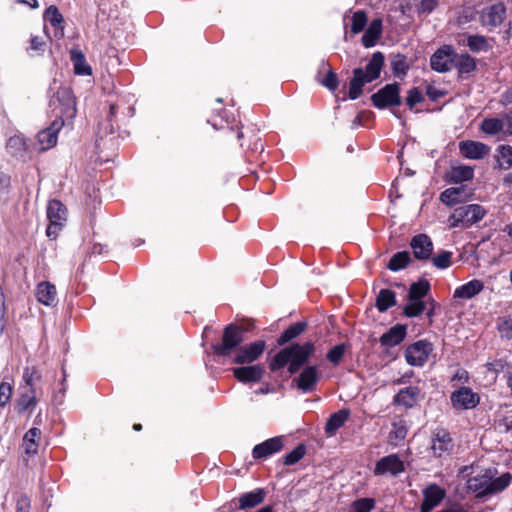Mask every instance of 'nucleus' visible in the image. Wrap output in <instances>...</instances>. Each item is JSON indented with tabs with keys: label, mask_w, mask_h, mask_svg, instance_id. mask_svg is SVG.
Wrapping results in <instances>:
<instances>
[{
	"label": "nucleus",
	"mask_w": 512,
	"mask_h": 512,
	"mask_svg": "<svg viewBox=\"0 0 512 512\" xmlns=\"http://www.w3.org/2000/svg\"><path fill=\"white\" fill-rule=\"evenodd\" d=\"M314 344L306 342L303 345L293 344L279 351L270 363L272 371L279 370L286 365L290 374L296 373L314 352Z\"/></svg>",
	"instance_id": "f257e3e1"
},
{
	"label": "nucleus",
	"mask_w": 512,
	"mask_h": 512,
	"mask_svg": "<svg viewBox=\"0 0 512 512\" xmlns=\"http://www.w3.org/2000/svg\"><path fill=\"white\" fill-rule=\"evenodd\" d=\"M512 480L510 473H503L496 477V470L486 469L483 473L477 474L468 479V489L476 493L477 497L492 495L505 490Z\"/></svg>",
	"instance_id": "f03ea898"
},
{
	"label": "nucleus",
	"mask_w": 512,
	"mask_h": 512,
	"mask_svg": "<svg viewBox=\"0 0 512 512\" xmlns=\"http://www.w3.org/2000/svg\"><path fill=\"white\" fill-rule=\"evenodd\" d=\"M383 64L384 55L381 52H376L367 64L366 71L362 68L354 69L349 88L350 99H357L362 94L363 86L379 77Z\"/></svg>",
	"instance_id": "7ed1b4c3"
},
{
	"label": "nucleus",
	"mask_w": 512,
	"mask_h": 512,
	"mask_svg": "<svg viewBox=\"0 0 512 512\" xmlns=\"http://www.w3.org/2000/svg\"><path fill=\"white\" fill-rule=\"evenodd\" d=\"M486 214V210L478 204H469L456 208L449 217V225L452 228L460 224L470 226L479 222Z\"/></svg>",
	"instance_id": "20e7f679"
},
{
	"label": "nucleus",
	"mask_w": 512,
	"mask_h": 512,
	"mask_svg": "<svg viewBox=\"0 0 512 512\" xmlns=\"http://www.w3.org/2000/svg\"><path fill=\"white\" fill-rule=\"evenodd\" d=\"M47 218L49 225L46 234L49 238L55 239L67 221L65 206L58 200L49 201L47 205Z\"/></svg>",
	"instance_id": "39448f33"
},
{
	"label": "nucleus",
	"mask_w": 512,
	"mask_h": 512,
	"mask_svg": "<svg viewBox=\"0 0 512 512\" xmlns=\"http://www.w3.org/2000/svg\"><path fill=\"white\" fill-rule=\"evenodd\" d=\"M244 329L239 326L229 325L225 328L222 342L215 347V351L221 356H230L233 350L243 342Z\"/></svg>",
	"instance_id": "423d86ee"
},
{
	"label": "nucleus",
	"mask_w": 512,
	"mask_h": 512,
	"mask_svg": "<svg viewBox=\"0 0 512 512\" xmlns=\"http://www.w3.org/2000/svg\"><path fill=\"white\" fill-rule=\"evenodd\" d=\"M371 100L377 108L383 109L389 106L401 104L399 85L397 83L387 84L378 92L372 95Z\"/></svg>",
	"instance_id": "0eeeda50"
},
{
	"label": "nucleus",
	"mask_w": 512,
	"mask_h": 512,
	"mask_svg": "<svg viewBox=\"0 0 512 512\" xmlns=\"http://www.w3.org/2000/svg\"><path fill=\"white\" fill-rule=\"evenodd\" d=\"M432 344L426 340H420L408 346L405 351V358L412 366H422L432 352Z\"/></svg>",
	"instance_id": "6e6552de"
},
{
	"label": "nucleus",
	"mask_w": 512,
	"mask_h": 512,
	"mask_svg": "<svg viewBox=\"0 0 512 512\" xmlns=\"http://www.w3.org/2000/svg\"><path fill=\"white\" fill-rule=\"evenodd\" d=\"M405 470L404 462L397 454H390L377 461L374 474L376 476L390 475L397 477Z\"/></svg>",
	"instance_id": "1a4fd4ad"
},
{
	"label": "nucleus",
	"mask_w": 512,
	"mask_h": 512,
	"mask_svg": "<svg viewBox=\"0 0 512 512\" xmlns=\"http://www.w3.org/2000/svg\"><path fill=\"white\" fill-rule=\"evenodd\" d=\"M454 49L445 45L439 48L430 58L431 68L439 73L450 71L454 66Z\"/></svg>",
	"instance_id": "9d476101"
},
{
	"label": "nucleus",
	"mask_w": 512,
	"mask_h": 512,
	"mask_svg": "<svg viewBox=\"0 0 512 512\" xmlns=\"http://www.w3.org/2000/svg\"><path fill=\"white\" fill-rule=\"evenodd\" d=\"M506 17V7L503 3H495L482 9L480 21L483 26L496 27L500 25Z\"/></svg>",
	"instance_id": "9b49d317"
},
{
	"label": "nucleus",
	"mask_w": 512,
	"mask_h": 512,
	"mask_svg": "<svg viewBox=\"0 0 512 512\" xmlns=\"http://www.w3.org/2000/svg\"><path fill=\"white\" fill-rule=\"evenodd\" d=\"M264 349V341H256L249 345L242 346L236 351L233 362L236 364L252 363L262 355Z\"/></svg>",
	"instance_id": "f8f14e48"
},
{
	"label": "nucleus",
	"mask_w": 512,
	"mask_h": 512,
	"mask_svg": "<svg viewBox=\"0 0 512 512\" xmlns=\"http://www.w3.org/2000/svg\"><path fill=\"white\" fill-rule=\"evenodd\" d=\"M451 403L455 409H472L479 403V396L469 387H461L451 394Z\"/></svg>",
	"instance_id": "ddd939ff"
},
{
	"label": "nucleus",
	"mask_w": 512,
	"mask_h": 512,
	"mask_svg": "<svg viewBox=\"0 0 512 512\" xmlns=\"http://www.w3.org/2000/svg\"><path fill=\"white\" fill-rule=\"evenodd\" d=\"M454 449L450 434L444 429H438L432 439L431 450L436 457L448 456Z\"/></svg>",
	"instance_id": "4468645a"
},
{
	"label": "nucleus",
	"mask_w": 512,
	"mask_h": 512,
	"mask_svg": "<svg viewBox=\"0 0 512 512\" xmlns=\"http://www.w3.org/2000/svg\"><path fill=\"white\" fill-rule=\"evenodd\" d=\"M445 497V490L436 484H430L423 490V502L420 512H430L438 506Z\"/></svg>",
	"instance_id": "2eb2a0df"
},
{
	"label": "nucleus",
	"mask_w": 512,
	"mask_h": 512,
	"mask_svg": "<svg viewBox=\"0 0 512 512\" xmlns=\"http://www.w3.org/2000/svg\"><path fill=\"white\" fill-rule=\"evenodd\" d=\"M414 257L418 260L430 259L433 252V242L426 234L415 235L410 243Z\"/></svg>",
	"instance_id": "dca6fc26"
},
{
	"label": "nucleus",
	"mask_w": 512,
	"mask_h": 512,
	"mask_svg": "<svg viewBox=\"0 0 512 512\" xmlns=\"http://www.w3.org/2000/svg\"><path fill=\"white\" fill-rule=\"evenodd\" d=\"M459 150L464 157L474 160L483 159L490 152L489 146L484 143L469 140L460 142Z\"/></svg>",
	"instance_id": "f3484780"
},
{
	"label": "nucleus",
	"mask_w": 512,
	"mask_h": 512,
	"mask_svg": "<svg viewBox=\"0 0 512 512\" xmlns=\"http://www.w3.org/2000/svg\"><path fill=\"white\" fill-rule=\"evenodd\" d=\"M423 396L421 390L416 386H409L401 389L394 397V403L406 408L414 407Z\"/></svg>",
	"instance_id": "a211bd4d"
},
{
	"label": "nucleus",
	"mask_w": 512,
	"mask_h": 512,
	"mask_svg": "<svg viewBox=\"0 0 512 512\" xmlns=\"http://www.w3.org/2000/svg\"><path fill=\"white\" fill-rule=\"evenodd\" d=\"M319 380V373L316 366L306 367L295 379L297 387L302 392H311L315 389L316 383Z\"/></svg>",
	"instance_id": "6ab92c4d"
},
{
	"label": "nucleus",
	"mask_w": 512,
	"mask_h": 512,
	"mask_svg": "<svg viewBox=\"0 0 512 512\" xmlns=\"http://www.w3.org/2000/svg\"><path fill=\"white\" fill-rule=\"evenodd\" d=\"M235 378L243 383L258 382L264 374V368L261 365L243 366L233 369Z\"/></svg>",
	"instance_id": "aec40b11"
},
{
	"label": "nucleus",
	"mask_w": 512,
	"mask_h": 512,
	"mask_svg": "<svg viewBox=\"0 0 512 512\" xmlns=\"http://www.w3.org/2000/svg\"><path fill=\"white\" fill-rule=\"evenodd\" d=\"M61 125L54 121L50 127L38 133L37 141L40 151H46L57 143V134Z\"/></svg>",
	"instance_id": "412c9836"
},
{
	"label": "nucleus",
	"mask_w": 512,
	"mask_h": 512,
	"mask_svg": "<svg viewBox=\"0 0 512 512\" xmlns=\"http://www.w3.org/2000/svg\"><path fill=\"white\" fill-rule=\"evenodd\" d=\"M283 447V441L281 437H274L258 444L253 449V457L256 459L266 458L278 451Z\"/></svg>",
	"instance_id": "4be33fe9"
},
{
	"label": "nucleus",
	"mask_w": 512,
	"mask_h": 512,
	"mask_svg": "<svg viewBox=\"0 0 512 512\" xmlns=\"http://www.w3.org/2000/svg\"><path fill=\"white\" fill-rule=\"evenodd\" d=\"M56 99L61 103V113L68 118H73L76 114V102L69 88H60L56 93Z\"/></svg>",
	"instance_id": "5701e85b"
},
{
	"label": "nucleus",
	"mask_w": 512,
	"mask_h": 512,
	"mask_svg": "<svg viewBox=\"0 0 512 512\" xmlns=\"http://www.w3.org/2000/svg\"><path fill=\"white\" fill-rule=\"evenodd\" d=\"M406 336V325L396 324L380 337V343L385 347L400 344Z\"/></svg>",
	"instance_id": "b1692460"
},
{
	"label": "nucleus",
	"mask_w": 512,
	"mask_h": 512,
	"mask_svg": "<svg viewBox=\"0 0 512 512\" xmlns=\"http://www.w3.org/2000/svg\"><path fill=\"white\" fill-rule=\"evenodd\" d=\"M265 497L266 491L263 488H258L254 491L244 493L238 498V507L242 510L254 508L261 504L265 500Z\"/></svg>",
	"instance_id": "393cba45"
},
{
	"label": "nucleus",
	"mask_w": 512,
	"mask_h": 512,
	"mask_svg": "<svg viewBox=\"0 0 512 512\" xmlns=\"http://www.w3.org/2000/svg\"><path fill=\"white\" fill-rule=\"evenodd\" d=\"M56 287L49 282H41L38 284L36 289L37 300L46 305L53 306L57 302Z\"/></svg>",
	"instance_id": "a878e982"
},
{
	"label": "nucleus",
	"mask_w": 512,
	"mask_h": 512,
	"mask_svg": "<svg viewBox=\"0 0 512 512\" xmlns=\"http://www.w3.org/2000/svg\"><path fill=\"white\" fill-rule=\"evenodd\" d=\"M44 19L55 28L54 34L56 38H62L64 36V19L56 6L51 5L46 9Z\"/></svg>",
	"instance_id": "bb28decb"
},
{
	"label": "nucleus",
	"mask_w": 512,
	"mask_h": 512,
	"mask_svg": "<svg viewBox=\"0 0 512 512\" xmlns=\"http://www.w3.org/2000/svg\"><path fill=\"white\" fill-rule=\"evenodd\" d=\"M484 288L482 281L474 279L456 288L454 298L471 299L479 294Z\"/></svg>",
	"instance_id": "cd10ccee"
},
{
	"label": "nucleus",
	"mask_w": 512,
	"mask_h": 512,
	"mask_svg": "<svg viewBox=\"0 0 512 512\" xmlns=\"http://www.w3.org/2000/svg\"><path fill=\"white\" fill-rule=\"evenodd\" d=\"M349 418V411L342 409L332 414L326 422L325 432L328 436H334Z\"/></svg>",
	"instance_id": "c85d7f7f"
},
{
	"label": "nucleus",
	"mask_w": 512,
	"mask_h": 512,
	"mask_svg": "<svg viewBox=\"0 0 512 512\" xmlns=\"http://www.w3.org/2000/svg\"><path fill=\"white\" fill-rule=\"evenodd\" d=\"M382 33V21L374 19L370 23L368 29L362 36V44L364 47L369 48L375 45L376 41L380 38Z\"/></svg>",
	"instance_id": "c756f323"
},
{
	"label": "nucleus",
	"mask_w": 512,
	"mask_h": 512,
	"mask_svg": "<svg viewBox=\"0 0 512 512\" xmlns=\"http://www.w3.org/2000/svg\"><path fill=\"white\" fill-rule=\"evenodd\" d=\"M474 176V169L467 165L453 166L448 173L449 181L452 183H461L469 181Z\"/></svg>",
	"instance_id": "7c9ffc66"
},
{
	"label": "nucleus",
	"mask_w": 512,
	"mask_h": 512,
	"mask_svg": "<svg viewBox=\"0 0 512 512\" xmlns=\"http://www.w3.org/2000/svg\"><path fill=\"white\" fill-rule=\"evenodd\" d=\"M71 61L74 66V71L77 75L88 76L92 74V69L87 63L85 55L80 50H71Z\"/></svg>",
	"instance_id": "2f4dec72"
},
{
	"label": "nucleus",
	"mask_w": 512,
	"mask_h": 512,
	"mask_svg": "<svg viewBox=\"0 0 512 512\" xmlns=\"http://www.w3.org/2000/svg\"><path fill=\"white\" fill-rule=\"evenodd\" d=\"M460 75L469 74L476 68V62L473 57L468 54H456L454 59V66Z\"/></svg>",
	"instance_id": "473e14b6"
},
{
	"label": "nucleus",
	"mask_w": 512,
	"mask_h": 512,
	"mask_svg": "<svg viewBox=\"0 0 512 512\" xmlns=\"http://www.w3.org/2000/svg\"><path fill=\"white\" fill-rule=\"evenodd\" d=\"M396 294L389 289L380 290L376 298V307L380 312L387 311L390 307L396 305Z\"/></svg>",
	"instance_id": "72a5a7b5"
},
{
	"label": "nucleus",
	"mask_w": 512,
	"mask_h": 512,
	"mask_svg": "<svg viewBox=\"0 0 512 512\" xmlns=\"http://www.w3.org/2000/svg\"><path fill=\"white\" fill-rule=\"evenodd\" d=\"M41 430L38 428H31L27 431L23 438V448L25 453L28 455H33L37 453L38 444L36 442L37 439L40 438Z\"/></svg>",
	"instance_id": "f704fd0d"
},
{
	"label": "nucleus",
	"mask_w": 512,
	"mask_h": 512,
	"mask_svg": "<svg viewBox=\"0 0 512 512\" xmlns=\"http://www.w3.org/2000/svg\"><path fill=\"white\" fill-rule=\"evenodd\" d=\"M495 159L498 167L502 169H509L512 167V146L500 145L496 149Z\"/></svg>",
	"instance_id": "c9c22d12"
},
{
	"label": "nucleus",
	"mask_w": 512,
	"mask_h": 512,
	"mask_svg": "<svg viewBox=\"0 0 512 512\" xmlns=\"http://www.w3.org/2000/svg\"><path fill=\"white\" fill-rule=\"evenodd\" d=\"M430 290V284L427 280H419L418 282L412 283L408 294V300H423Z\"/></svg>",
	"instance_id": "e433bc0d"
},
{
	"label": "nucleus",
	"mask_w": 512,
	"mask_h": 512,
	"mask_svg": "<svg viewBox=\"0 0 512 512\" xmlns=\"http://www.w3.org/2000/svg\"><path fill=\"white\" fill-rule=\"evenodd\" d=\"M393 428L389 433V443L396 447L401 441H403L407 435L408 429L406 423L403 420H399L392 424Z\"/></svg>",
	"instance_id": "4c0bfd02"
},
{
	"label": "nucleus",
	"mask_w": 512,
	"mask_h": 512,
	"mask_svg": "<svg viewBox=\"0 0 512 512\" xmlns=\"http://www.w3.org/2000/svg\"><path fill=\"white\" fill-rule=\"evenodd\" d=\"M390 64L394 75L397 77L405 76L410 68L407 57L403 54L392 55Z\"/></svg>",
	"instance_id": "58836bf2"
},
{
	"label": "nucleus",
	"mask_w": 512,
	"mask_h": 512,
	"mask_svg": "<svg viewBox=\"0 0 512 512\" xmlns=\"http://www.w3.org/2000/svg\"><path fill=\"white\" fill-rule=\"evenodd\" d=\"M411 262V256L408 251H401L394 254L387 265L391 271H399L405 268Z\"/></svg>",
	"instance_id": "ea45409f"
},
{
	"label": "nucleus",
	"mask_w": 512,
	"mask_h": 512,
	"mask_svg": "<svg viewBox=\"0 0 512 512\" xmlns=\"http://www.w3.org/2000/svg\"><path fill=\"white\" fill-rule=\"evenodd\" d=\"M306 323L305 322H298L293 325H291L288 329H286L281 336L278 339L279 345H284L287 342L291 341L292 339L299 336L302 332L306 329Z\"/></svg>",
	"instance_id": "a19ab883"
},
{
	"label": "nucleus",
	"mask_w": 512,
	"mask_h": 512,
	"mask_svg": "<svg viewBox=\"0 0 512 512\" xmlns=\"http://www.w3.org/2000/svg\"><path fill=\"white\" fill-rule=\"evenodd\" d=\"M481 130L489 135H496L503 132L504 123L499 118H486L481 123Z\"/></svg>",
	"instance_id": "79ce46f5"
},
{
	"label": "nucleus",
	"mask_w": 512,
	"mask_h": 512,
	"mask_svg": "<svg viewBox=\"0 0 512 512\" xmlns=\"http://www.w3.org/2000/svg\"><path fill=\"white\" fill-rule=\"evenodd\" d=\"M462 188L451 187L440 194V200L447 206H453L461 201Z\"/></svg>",
	"instance_id": "37998d69"
},
{
	"label": "nucleus",
	"mask_w": 512,
	"mask_h": 512,
	"mask_svg": "<svg viewBox=\"0 0 512 512\" xmlns=\"http://www.w3.org/2000/svg\"><path fill=\"white\" fill-rule=\"evenodd\" d=\"M426 309V303L423 300H408V304L403 307V314L407 317H417Z\"/></svg>",
	"instance_id": "c03bdc74"
},
{
	"label": "nucleus",
	"mask_w": 512,
	"mask_h": 512,
	"mask_svg": "<svg viewBox=\"0 0 512 512\" xmlns=\"http://www.w3.org/2000/svg\"><path fill=\"white\" fill-rule=\"evenodd\" d=\"M467 46L472 52L486 51L489 49L487 39L482 35H470L467 38Z\"/></svg>",
	"instance_id": "a18cd8bd"
},
{
	"label": "nucleus",
	"mask_w": 512,
	"mask_h": 512,
	"mask_svg": "<svg viewBox=\"0 0 512 512\" xmlns=\"http://www.w3.org/2000/svg\"><path fill=\"white\" fill-rule=\"evenodd\" d=\"M367 24V15L364 11H356L352 16L351 31L354 34L360 33Z\"/></svg>",
	"instance_id": "49530a36"
},
{
	"label": "nucleus",
	"mask_w": 512,
	"mask_h": 512,
	"mask_svg": "<svg viewBox=\"0 0 512 512\" xmlns=\"http://www.w3.org/2000/svg\"><path fill=\"white\" fill-rule=\"evenodd\" d=\"M453 253L450 251H442L431 259L433 265L438 269H446L451 265Z\"/></svg>",
	"instance_id": "de8ad7c7"
},
{
	"label": "nucleus",
	"mask_w": 512,
	"mask_h": 512,
	"mask_svg": "<svg viewBox=\"0 0 512 512\" xmlns=\"http://www.w3.org/2000/svg\"><path fill=\"white\" fill-rule=\"evenodd\" d=\"M346 352V345L339 344L329 350L326 357L327 360L333 365H338Z\"/></svg>",
	"instance_id": "09e8293b"
},
{
	"label": "nucleus",
	"mask_w": 512,
	"mask_h": 512,
	"mask_svg": "<svg viewBox=\"0 0 512 512\" xmlns=\"http://www.w3.org/2000/svg\"><path fill=\"white\" fill-rule=\"evenodd\" d=\"M305 452V447L303 445H298L294 450H292L284 457L283 463L288 466L294 465L305 455Z\"/></svg>",
	"instance_id": "8fccbe9b"
},
{
	"label": "nucleus",
	"mask_w": 512,
	"mask_h": 512,
	"mask_svg": "<svg viewBox=\"0 0 512 512\" xmlns=\"http://www.w3.org/2000/svg\"><path fill=\"white\" fill-rule=\"evenodd\" d=\"M36 404V396L34 389H26L21 397L20 405L23 410H27Z\"/></svg>",
	"instance_id": "3c124183"
},
{
	"label": "nucleus",
	"mask_w": 512,
	"mask_h": 512,
	"mask_svg": "<svg viewBox=\"0 0 512 512\" xmlns=\"http://www.w3.org/2000/svg\"><path fill=\"white\" fill-rule=\"evenodd\" d=\"M355 512H370L374 507V500L371 498H361L353 503Z\"/></svg>",
	"instance_id": "603ef678"
},
{
	"label": "nucleus",
	"mask_w": 512,
	"mask_h": 512,
	"mask_svg": "<svg viewBox=\"0 0 512 512\" xmlns=\"http://www.w3.org/2000/svg\"><path fill=\"white\" fill-rule=\"evenodd\" d=\"M424 100L421 91L418 88H412L408 91V95L406 97V103L409 106L410 109H413V107Z\"/></svg>",
	"instance_id": "864d4df0"
},
{
	"label": "nucleus",
	"mask_w": 512,
	"mask_h": 512,
	"mask_svg": "<svg viewBox=\"0 0 512 512\" xmlns=\"http://www.w3.org/2000/svg\"><path fill=\"white\" fill-rule=\"evenodd\" d=\"M438 6V0H417V11L419 13H431Z\"/></svg>",
	"instance_id": "5fc2aeb1"
},
{
	"label": "nucleus",
	"mask_w": 512,
	"mask_h": 512,
	"mask_svg": "<svg viewBox=\"0 0 512 512\" xmlns=\"http://www.w3.org/2000/svg\"><path fill=\"white\" fill-rule=\"evenodd\" d=\"M39 378H40V374L36 369L27 368L23 374V379L26 383V386L24 387V389H34L33 383L35 380H38Z\"/></svg>",
	"instance_id": "6e6d98bb"
},
{
	"label": "nucleus",
	"mask_w": 512,
	"mask_h": 512,
	"mask_svg": "<svg viewBox=\"0 0 512 512\" xmlns=\"http://www.w3.org/2000/svg\"><path fill=\"white\" fill-rule=\"evenodd\" d=\"M12 395V387L7 382L0 384V406L4 407L10 400Z\"/></svg>",
	"instance_id": "4d7b16f0"
},
{
	"label": "nucleus",
	"mask_w": 512,
	"mask_h": 512,
	"mask_svg": "<svg viewBox=\"0 0 512 512\" xmlns=\"http://www.w3.org/2000/svg\"><path fill=\"white\" fill-rule=\"evenodd\" d=\"M322 85L331 91H334L338 87V79L335 72L329 70L326 77L322 80Z\"/></svg>",
	"instance_id": "13d9d810"
},
{
	"label": "nucleus",
	"mask_w": 512,
	"mask_h": 512,
	"mask_svg": "<svg viewBox=\"0 0 512 512\" xmlns=\"http://www.w3.org/2000/svg\"><path fill=\"white\" fill-rule=\"evenodd\" d=\"M30 499L27 495H20L16 501V512H30Z\"/></svg>",
	"instance_id": "bf43d9fd"
},
{
	"label": "nucleus",
	"mask_w": 512,
	"mask_h": 512,
	"mask_svg": "<svg viewBox=\"0 0 512 512\" xmlns=\"http://www.w3.org/2000/svg\"><path fill=\"white\" fill-rule=\"evenodd\" d=\"M10 180L7 176H0V202L6 201L9 192Z\"/></svg>",
	"instance_id": "052dcab7"
},
{
	"label": "nucleus",
	"mask_w": 512,
	"mask_h": 512,
	"mask_svg": "<svg viewBox=\"0 0 512 512\" xmlns=\"http://www.w3.org/2000/svg\"><path fill=\"white\" fill-rule=\"evenodd\" d=\"M45 40L43 37L33 36L30 40V49L34 51H43Z\"/></svg>",
	"instance_id": "680f3d73"
},
{
	"label": "nucleus",
	"mask_w": 512,
	"mask_h": 512,
	"mask_svg": "<svg viewBox=\"0 0 512 512\" xmlns=\"http://www.w3.org/2000/svg\"><path fill=\"white\" fill-rule=\"evenodd\" d=\"M502 123H504V134L507 136L512 135V113H508L501 119Z\"/></svg>",
	"instance_id": "e2e57ef3"
},
{
	"label": "nucleus",
	"mask_w": 512,
	"mask_h": 512,
	"mask_svg": "<svg viewBox=\"0 0 512 512\" xmlns=\"http://www.w3.org/2000/svg\"><path fill=\"white\" fill-rule=\"evenodd\" d=\"M427 95L432 99L436 100L443 95V93L432 86L427 87Z\"/></svg>",
	"instance_id": "0e129e2a"
},
{
	"label": "nucleus",
	"mask_w": 512,
	"mask_h": 512,
	"mask_svg": "<svg viewBox=\"0 0 512 512\" xmlns=\"http://www.w3.org/2000/svg\"><path fill=\"white\" fill-rule=\"evenodd\" d=\"M438 512H466L463 507L455 505L449 508L442 509Z\"/></svg>",
	"instance_id": "69168bd1"
},
{
	"label": "nucleus",
	"mask_w": 512,
	"mask_h": 512,
	"mask_svg": "<svg viewBox=\"0 0 512 512\" xmlns=\"http://www.w3.org/2000/svg\"><path fill=\"white\" fill-rule=\"evenodd\" d=\"M19 3L26 4L30 8H37L38 2L37 0H17Z\"/></svg>",
	"instance_id": "338daca9"
},
{
	"label": "nucleus",
	"mask_w": 512,
	"mask_h": 512,
	"mask_svg": "<svg viewBox=\"0 0 512 512\" xmlns=\"http://www.w3.org/2000/svg\"><path fill=\"white\" fill-rule=\"evenodd\" d=\"M412 375H413V372H412V371H410L409 373H406V374H405V375H403L402 377H400V378L396 379V380L394 381V383H395V384H404V383H406V379H407V378H410Z\"/></svg>",
	"instance_id": "774afa93"
}]
</instances>
